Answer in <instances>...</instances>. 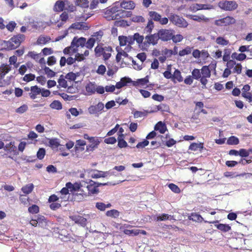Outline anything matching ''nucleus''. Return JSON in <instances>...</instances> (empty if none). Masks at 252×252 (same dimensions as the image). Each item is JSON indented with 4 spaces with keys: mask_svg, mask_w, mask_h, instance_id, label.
<instances>
[{
    "mask_svg": "<svg viewBox=\"0 0 252 252\" xmlns=\"http://www.w3.org/2000/svg\"><path fill=\"white\" fill-rule=\"evenodd\" d=\"M17 24L14 21H10L9 23L5 26L6 29L9 32H13Z\"/></svg>",
    "mask_w": 252,
    "mask_h": 252,
    "instance_id": "52",
    "label": "nucleus"
},
{
    "mask_svg": "<svg viewBox=\"0 0 252 252\" xmlns=\"http://www.w3.org/2000/svg\"><path fill=\"white\" fill-rule=\"evenodd\" d=\"M215 225L218 229L224 232H228L231 229V227L226 224L219 223Z\"/></svg>",
    "mask_w": 252,
    "mask_h": 252,
    "instance_id": "26",
    "label": "nucleus"
},
{
    "mask_svg": "<svg viewBox=\"0 0 252 252\" xmlns=\"http://www.w3.org/2000/svg\"><path fill=\"white\" fill-rule=\"evenodd\" d=\"M235 22V20L232 17L226 16L223 18L216 20L215 24L218 26H223L233 24Z\"/></svg>",
    "mask_w": 252,
    "mask_h": 252,
    "instance_id": "8",
    "label": "nucleus"
},
{
    "mask_svg": "<svg viewBox=\"0 0 252 252\" xmlns=\"http://www.w3.org/2000/svg\"><path fill=\"white\" fill-rule=\"evenodd\" d=\"M226 143L229 145H237L239 143V140L237 137L231 136L228 138Z\"/></svg>",
    "mask_w": 252,
    "mask_h": 252,
    "instance_id": "37",
    "label": "nucleus"
},
{
    "mask_svg": "<svg viewBox=\"0 0 252 252\" xmlns=\"http://www.w3.org/2000/svg\"><path fill=\"white\" fill-rule=\"evenodd\" d=\"M183 39V36L180 34H176L175 35H173V33L172 34V38L171 39L172 40L173 42L174 43H177L181 41Z\"/></svg>",
    "mask_w": 252,
    "mask_h": 252,
    "instance_id": "55",
    "label": "nucleus"
},
{
    "mask_svg": "<svg viewBox=\"0 0 252 252\" xmlns=\"http://www.w3.org/2000/svg\"><path fill=\"white\" fill-rule=\"evenodd\" d=\"M104 104L99 102L95 105H91L88 108V112L91 115H94L98 116L99 114L101 113V111L104 109Z\"/></svg>",
    "mask_w": 252,
    "mask_h": 252,
    "instance_id": "7",
    "label": "nucleus"
},
{
    "mask_svg": "<svg viewBox=\"0 0 252 252\" xmlns=\"http://www.w3.org/2000/svg\"><path fill=\"white\" fill-rule=\"evenodd\" d=\"M119 40L121 46H125L128 42V37L125 36H119Z\"/></svg>",
    "mask_w": 252,
    "mask_h": 252,
    "instance_id": "51",
    "label": "nucleus"
},
{
    "mask_svg": "<svg viewBox=\"0 0 252 252\" xmlns=\"http://www.w3.org/2000/svg\"><path fill=\"white\" fill-rule=\"evenodd\" d=\"M159 39L163 41H167L172 38L173 31L167 29H160L157 32Z\"/></svg>",
    "mask_w": 252,
    "mask_h": 252,
    "instance_id": "6",
    "label": "nucleus"
},
{
    "mask_svg": "<svg viewBox=\"0 0 252 252\" xmlns=\"http://www.w3.org/2000/svg\"><path fill=\"white\" fill-rule=\"evenodd\" d=\"M144 39V36L140 35L138 32L134 33L133 35V40H135L136 42L139 44H142L143 45Z\"/></svg>",
    "mask_w": 252,
    "mask_h": 252,
    "instance_id": "34",
    "label": "nucleus"
},
{
    "mask_svg": "<svg viewBox=\"0 0 252 252\" xmlns=\"http://www.w3.org/2000/svg\"><path fill=\"white\" fill-rule=\"evenodd\" d=\"M49 145L52 148H58L60 145L59 139L57 138L50 139L49 140Z\"/></svg>",
    "mask_w": 252,
    "mask_h": 252,
    "instance_id": "46",
    "label": "nucleus"
},
{
    "mask_svg": "<svg viewBox=\"0 0 252 252\" xmlns=\"http://www.w3.org/2000/svg\"><path fill=\"white\" fill-rule=\"evenodd\" d=\"M96 86L94 82H90L86 86V91L90 94H94L96 91Z\"/></svg>",
    "mask_w": 252,
    "mask_h": 252,
    "instance_id": "23",
    "label": "nucleus"
},
{
    "mask_svg": "<svg viewBox=\"0 0 252 252\" xmlns=\"http://www.w3.org/2000/svg\"><path fill=\"white\" fill-rule=\"evenodd\" d=\"M49 40L48 37L40 36L37 41L38 44H45Z\"/></svg>",
    "mask_w": 252,
    "mask_h": 252,
    "instance_id": "59",
    "label": "nucleus"
},
{
    "mask_svg": "<svg viewBox=\"0 0 252 252\" xmlns=\"http://www.w3.org/2000/svg\"><path fill=\"white\" fill-rule=\"evenodd\" d=\"M50 106L52 109L57 110H61L62 109V103L58 100L53 101L50 105Z\"/></svg>",
    "mask_w": 252,
    "mask_h": 252,
    "instance_id": "41",
    "label": "nucleus"
},
{
    "mask_svg": "<svg viewBox=\"0 0 252 252\" xmlns=\"http://www.w3.org/2000/svg\"><path fill=\"white\" fill-rule=\"evenodd\" d=\"M36 219V223L38 225L41 227L43 226L46 224V219L44 216H39L35 217Z\"/></svg>",
    "mask_w": 252,
    "mask_h": 252,
    "instance_id": "38",
    "label": "nucleus"
},
{
    "mask_svg": "<svg viewBox=\"0 0 252 252\" xmlns=\"http://www.w3.org/2000/svg\"><path fill=\"white\" fill-rule=\"evenodd\" d=\"M169 188L174 192L178 193L180 192V188L176 185L171 183L168 185Z\"/></svg>",
    "mask_w": 252,
    "mask_h": 252,
    "instance_id": "53",
    "label": "nucleus"
},
{
    "mask_svg": "<svg viewBox=\"0 0 252 252\" xmlns=\"http://www.w3.org/2000/svg\"><path fill=\"white\" fill-rule=\"evenodd\" d=\"M175 79L179 82H181L183 81V78L181 75V71L178 69H175L174 72L173 74L172 80Z\"/></svg>",
    "mask_w": 252,
    "mask_h": 252,
    "instance_id": "29",
    "label": "nucleus"
},
{
    "mask_svg": "<svg viewBox=\"0 0 252 252\" xmlns=\"http://www.w3.org/2000/svg\"><path fill=\"white\" fill-rule=\"evenodd\" d=\"M65 8V3L63 1L61 0H58L54 7V10L55 11L61 12L63 11Z\"/></svg>",
    "mask_w": 252,
    "mask_h": 252,
    "instance_id": "21",
    "label": "nucleus"
},
{
    "mask_svg": "<svg viewBox=\"0 0 252 252\" xmlns=\"http://www.w3.org/2000/svg\"><path fill=\"white\" fill-rule=\"evenodd\" d=\"M59 94L65 100H72L74 98V96L68 95L65 93Z\"/></svg>",
    "mask_w": 252,
    "mask_h": 252,
    "instance_id": "60",
    "label": "nucleus"
},
{
    "mask_svg": "<svg viewBox=\"0 0 252 252\" xmlns=\"http://www.w3.org/2000/svg\"><path fill=\"white\" fill-rule=\"evenodd\" d=\"M69 218L74 221L75 223L79 224L82 226L86 225L87 220L83 217L79 215H73L69 216Z\"/></svg>",
    "mask_w": 252,
    "mask_h": 252,
    "instance_id": "12",
    "label": "nucleus"
},
{
    "mask_svg": "<svg viewBox=\"0 0 252 252\" xmlns=\"http://www.w3.org/2000/svg\"><path fill=\"white\" fill-rule=\"evenodd\" d=\"M168 18L173 24L178 27L186 28L188 26V22L184 18L176 14L171 13Z\"/></svg>",
    "mask_w": 252,
    "mask_h": 252,
    "instance_id": "1",
    "label": "nucleus"
},
{
    "mask_svg": "<svg viewBox=\"0 0 252 252\" xmlns=\"http://www.w3.org/2000/svg\"><path fill=\"white\" fill-rule=\"evenodd\" d=\"M216 42L217 44L222 46L227 45L229 43L228 40H226L221 36H219L217 38Z\"/></svg>",
    "mask_w": 252,
    "mask_h": 252,
    "instance_id": "47",
    "label": "nucleus"
},
{
    "mask_svg": "<svg viewBox=\"0 0 252 252\" xmlns=\"http://www.w3.org/2000/svg\"><path fill=\"white\" fill-rule=\"evenodd\" d=\"M132 21L133 22L144 23L145 22V19L142 16H135L132 17Z\"/></svg>",
    "mask_w": 252,
    "mask_h": 252,
    "instance_id": "57",
    "label": "nucleus"
},
{
    "mask_svg": "<svg viewBox=\"0 0 252 252\" xmlns=\"http://www.w3.org/2000/svg\"><path fill=\"white\" fill-rule=\"evenodd\" d=\"M78 51V49L72 46V44L69 47H66L64 49L63 52L64 54H70L71 53H75Z\"/></svg>",
    "mask_w": 252,
    "mask_h": 252,
    "instance_id": "36",
    "label": "nucleus"
},
{
    "mask_svg": "<svg viewBox=\"0 0 252 252\" xmlns=\"http://www.w3.org/2000/svg\"><path fill=\"white\" fill-rule=\"evenodd\" d=\"M218 5L220 8L225 11H233L238 7V4L236 2L232 0L220 1Z\"/></svg>",
    "mask_w": 252,
    "mask_h": 252,
    "instance_id": "3",
    "label": "nucleus"
},
{
    "mask_svg": "<svg viewBox=\"0 0 252 252\" xmlns=\"http://www.w3.org/2000/svg\"><path fill=\"white\" fill-rule=\"evenodd\" d=\"M231 57L233 59H236L239 61H242L246 59L247 56L246 54L242 52L240 54L234 52L232 54Z\"/></svg>",
    "mask_w": 252,
    "mask_h": 252,
    "instance_id": "28",
    "label": "nucleus"
},
{
    "mask_svg": "<svg viewBox=\"0 0 252 252\" xmlns=\"http://www.w3.org/2000/svg\"><path fill=\"white\" fill-rule=\"evenodd\" d=\"M154 129L155 130H158L160 133L163 134L167 130V127L165 124L161 121H159L155 125Z\"/></svg>",
    "mask_w": 252,
    "mask_h": 252,
    "instance_id": "19",
    "label": "nucleus"
},
{
    "mask_svg": "<svg viewBox=\"0 0 252 252\" xmlns=\"http://www.w3.org/2000/svg\"><path fill=\"white\" fill-rule=\"evenodd\" d=\"M35 78V76L34 74L30 73L25 75L23 77V80L26 82H30L32 80H34Z\"/></svg>",
    "mask_w": 252,
    "mask_h": 252,
    "instance_id": "56",
    "label": "nucleus"
},
{
    "mask_svg": "<svg viewBox=\"0 0 252 252\" xmlns=\"http://www.w3.org/2000/svg\"><path fill=\"white\" fill-rule=\"evenodd\" d=\"M242 66L240 63H237L235 66L233 67V72L240 74L242 72Z\"/></svg>",
    "mask_w": 252,
    "mask_h": 252,
    "instance_id": "64",
    "label": "nucleus"
},
{
    "mask_svg": "<svg viewBox=\"0 0 252 252\" xmlns=\"http://www.w3.org/2000/svg\"><path fill=\"white\" fill-rule=\"evenodd\" d=\"M158 40L159 36L157 33L149 34L145 37L143 46L147 47H149L150 45H156L158 44Z\"/></svg>",
    "mask_w": 252,
    "mask_h": 252,
    "instance_id": "5",
    "label": "nucleus"
},
{
    "mask_svg": "<svg viewBox=\"0 0 252 252\" xmlns=\"http://www.w3.org/2000/svg\"><path fill=\"white\" fill-rule=\"evenodd\" d=\"M3 149L6 152L12 153L15 151L16 147L15 146L14 142H10L6 145H4Z\"/></svg>",
    "mask_w": 252,
    "mask_h": 252,
    "instance_id": "32",
    "label": "nucleus"
},
{
    "mask_svg": "<svg viewBox=\"0 0 252 252\" xmlns=\"http://www.w3.org/2000/svg\"><path fill=\"white\" fill-rule=\"evenodd\" d=\"M154 220L157 221H165L166 220H176L174 217L167 214L158 215L154 217Z\"/></svg>",
    "mask_w": 252,
    "mask_h": 252,
    "instance_id": "13",
    "label": "nucleus"
},
{
    "mask_svg": "<svg viewBox=\"0 0 252 252\" xmlns=\"http://www.w3.org/2000/svg\"><path fill=\"white\" fill-rule=\"evenodd\" d=\"M79 73H74L73 72H70L66 75L65 78L70 81H75Z\"/></svg>",
    "mask_w": 252,
    "mask_h": 252,
    "instance_id": "48",
    "label": "nucleus"
},
{
    "mask_svg": "<svg viewBox=\"0 0 252 252\" xmlns=\"http://www.w3.org/2000/svg\"><path fill=\"white\" fill-rule=\"evenodd\" d=\"M58 83L60 86L66 88L67 87V81L64 79L63 75H61L58 79Z\"/></svg>",
    "mask_w": 252,
    "mask_h": 252,
    "instance_id": "49",
    "label": "nucleus"
},
{
    "mask_svg": "<svg viewBox=\"0 0 252 252\" xmlns=\"http://www.w3.org/2000/svg\"><path fill=\"white\" fill-rule=\"evenodd\" d=\"M89 185H87L86 188L87 194H95L99 192L98 187L100 186H105L107 185V183H99L95 182L92 180L89 179Z\"/></svg>",
    "mask_w": 252,
    "mask_h": 252,
    "instance_id": "2",
    "label": "nucleus"
},
{
    "mask_svg": "<svg viewBox=\"0 0 252 252\" xmlns=\"http://www.w3.org/2000/svg\"><path fill=\"white\" fill-rule=\"evenodd\" d=\"M28 56L33 59L36 61H37L39 58V54H36L34 51H31L28 53Z\"/></svg>",
    "mask_w": 252,
    "mask_h": 252,
    "instance_id": "61",
    "label": "nucleus"
},
{
    "mask_svg": "<svg viewBox=\"0 0 252 252\" xmlns=\"http://www.w3.org/2000/svg\"><path fill=\"white\" fill-rule=\"evenodd\" d=\"M71 43L72 44V46L76 48V49H78V47L79 46L83 47L86 44V38L83 37L79 38L74 37Z\"/></svg>",
    "mask_w": 252,
    "mask_h": 252,
    "instance_id": "10",
    "label": "nucleus"
},
{
    "mask_svg": "<svg viewBox=\"0 0 252 252\" xmlns=\"http://www.w3.org/2000/svg\"><path fill=\"white\" fill-rule=\"evenodd\" d=\"M43 70L47 77L49 78L53 77L56 75V72L51 70L49 67L45 66L43 68Z\"/></svg>",
    "mask_w": 252,
    "mask_h": 252,
    "instance_id": "45",
    "label": "nucleus"
},
{
    "mask_svg": "<svg viewBox=\"0 0 252 252\" xmlns=\"http://www.w3.org/2000/svg\"><path fill=\"white\" fill-rule=\"evenodd\" d=\"M210 66L204 65L203 66L201 69V73L203 77H206L210 78L211 76V70L209 69Z\"/></svg>",
    "mask_w": 252,
    "mask_h": 252,
    "instance_id": "25",
    "label": "nucleus"
},
{
    "mask_svg": "<svg viewBox=\"0 0 252 252\" xmlns=\"http://www.w3.org/2000/svg\"><path fill=\"white\" fill-rule=\"evenodd\" d=\"M190 8L194 12L202 9H211V6L208 4H202L196 3L192 5Z\"/></svg>",
    "mask_w": 252,
    "mask_h": 252,
    "instance_id": "18",
    "label": "nucleus"
},
{
    "mask_svg": "<svg viewBox=\"0 0 252 252\" xmlns=\"http://www.w3.org/2000/svg\"><path fill=\"white\" fill-rule=\"evenodd\" d=\"M69 188H68L67 187L65 186V187L63 188L60 191V193L61 195L60 196V198L62 200H63L64 201H66L68 199V198L65 197V195L69 194ZM62 201H61L62 202Z\"/></svg>",
    "mask_w": 252,
    "mask_h": 252,
    "instance_id": "31",
    "label": "nucleus"
},
{
    "mask_svg": "<svg viewBox=\"0 0 252 252\" xmlns=\"http://www.w3.org/2000/svg\"><path fill=\"white\" fill-rule=\"evenodd\" d=\"M89 29L86 23L83 22H76L72 24L67 29L68 32L71 29L87 31Z\"/></svg>",
    "mask_w": 252,
    "mask_h": 252,
    "instance_id": "11",
    "label": "nucleus"
},
{
    "mask_svg": "<svg viewBox=\"0 0 252 252\" xmlns=\"http://www.w3.org/2000/svg\"><path fill=\"white\" fill-rule=\"evenodd\" d=\"M11 44L9 40H1L0 41V50H11L10 47Z\"/></svg>",
    "mask_w": 252,
    "mask_h": 252,
    "instance_id": "24",
    "label": "nucleus"
},
{
    "mask_svg": "<svg viewBox=\"0 0 252 252\" xmlns=\"http://www.w3.org/2000/svg\"><path fill=\"white\" fill-rule=\"evenodd\" d=\"M33 187V185L32 184H29L23 187L21 190L24 193L28 194L32 191Z\"/></svg>",
    "mask_w": 252,
    "mask_h": 252,
    "instance_id": "33",
    "label": "nucleus"
},
{
    "mask_svg": "<svg viewBox=\"0 0 252 252\" xmlns=\"http://www.w3.org/2000/svg\"><path fill=\"white\" fill-rule=\"evenodd\" d=\"M148 15L150 17V19L148 20H152V21H154L156 22H159L161 15L158 13L156 11H150L148 13Z\"/></svg>",
    "mask_w": 252,
    "mask_h": 252,
    "instance_id": "20",
    "label": "nucleus"
},
{
    "mask_svg": "<svg viewBox=\"0 0 252 252\" xmlns=\"http://www.w3.org/2000/svg\"><path fill=\"white\" fill-rule=\"evenodd\" d=\"M192 77L193 79L199 80L201 77V71L199 69L194 68L191 72Z\"/></svg>",
    "mask_w": 252,
    "mask_h": 252,
    "instance_id": "44",
    "label": "nucleus"
},
{
    "mask_svg": "<svg viewBox=\"0 0 252 252\" xmlns=\"http://www.w3.org/2000/svg\"><path fill=\"white\" fill-rule=\"evenodd\" d=\"M154 28V23L152 20H148L147 26L145 28V31L147 33L150 34Z\"/></svg>",
    "mask_w": 252,
    "mask_h": 252,
    "instance_id": "42",
    "label": "nucleus"
},
{
    "mask_svg": "<svg viewBox=\"0 0 252 252\" xmlns=\"http://www.w3.org/2000/svg\"><path fill=\"white\" fill-rule=\"evenodd\" d=\"M106 215L108 217L117 218L120 215V212L115 209L111 210L106 212Z\"/></svg>",
    "mask_w": 252,
    "mask_h": 252,
    "instance_id": "35",
    "label": "nucleus"
},
{
    "mask_svg": "<svg viewBox=\"0 0 252 252\" xmlns=\"http://www.w3.org/2000/svg\"><path fill=\"white\" fill-rule=\"evenodd\" d=\"M132 82V81L130 78L125 77L122 78L120 81L117 82L115 86L116 88L119 89L126 86L127 84L131 83Z\"/></svg>",
    "mask_w": 252,
    "mask_h": 252,
    "instance_id": "14",
    "label": "nucleus"
},
{
    "mask_svg": "<svg viewBox=\"0 0 252 252\" xmlns=\"http://www.w3.org/2000/svg\"><path fill=\"white\" fill-rule=\"evenodd\" d=\"M120 6L125 9L132 10L135 8V4L132 0H124L121 3Z\"/></svg>",
    "mask_w": 252,
    "mask_h": 252,
    "instance_id": "15",
    "label": "nucleus"
},
{
    "mask_svg": "<svg viewBox=\"0 0 252 252\" xmlns=\"http://www.w3.org/2000/svg\"><path fill=\"white\" fill-rule=\"evenodd\" d=\"M112 51V48L110 46L102 47L99 46H97L94 49V52L96 57H100L102 55L104 51Z\"/></svg>",
    "mask_w": 252,
    "mask_h": 252,
    "instance_id": "16",
    "label": "nucleus"
},
{
    "mask_svg": "<svg viewBox=\"0 0 252 252\" xmlns=\"http://www.w3.org/2000/svg\"><path fill=\"white\" fill-rule=\"evenodd\" d=\"M189 219L196 222H202L203 220V218L201 216L196 213H192L191 215L189 217Z\"/></svg>",
    "mask_w": 252,
    "mask_h": 252,
    "instance_id": "27",
    "label": "nucleus"
},
{
    "mask_svg": "<svg viewBox=\"0 0 252 252\" xmlns=\"http://www.w3.org/2000/svg\"><path fill=\"white\" fill-rule=\"evenodd\" d=\"M192 47L189 46L186 47L185 49L181 50L179 52V55L181 57L189 55L191 53Z\"/></svg>",
    "mask_w": 252,
    "mask_h": 252,
    "instance_id": "40",
    "label": "nucleus"
},
{
    "mask_svg": "<svg viewBox=\"0 0 252 252\" xmlns=\"http://www.w3.org/2000/svg\"><path fill=\"white\" fill-rule=\"evenodd\" d=\"M79 184L82 185V186H80L81 193H79V195L81 196L80 199H81L83 197L82 194H84L87 195V191L86 190V188L87 187V185H89V179L86 180V181L82 180L79 182Z\"/></svg>",
    "mask_w": 252,
    "mask_h": 252,
    "instance_id": "17",
    "label": "nucleus"
},
{
    "mask_svg": "<svg viewBox=\"0 0 252 252\" xmlns=\"http://www.w3.org/2000/svg\"><path fill=\"white\" fill-rule=\"evenodd\" d=\"M25 39V36L22 34H18L12 36L9 40L10 42L11 50H14L18 48Z\"/></svg>",
    "mask_w": 252,
    "mask_h": 252,
    "instance_id": "4",
    "label": "nucleus"
},
{
    "mask_svg": "<svg viewBox=\"0 0 252 252\" xmlns=\"http://www.w3.org/2000/svg\"><path fill=\"white\" fill-rule=\"evenodd\" d=\"M45 150L44 148H39L38 150L36 156L39 159H42L45 155Z\"/></svg>",
    "mask_w": 252,
    "mask_h": 252,
    "instance_id": "50",
    "label": "nucleus"
},
{
    "mask_svg": "<svg viewBox=\"0 0 252 252\" xmlns=\"http://www.w3.org/2000/svg\"><path fill=\"white\" fill-rule=\"evenodd\" d=\"M28 211L30 213L36 214L38 213L39 209L38 206L36 205H32L28 208Z\"/></svg>",
    "mask_w": 252,
    "mask_h": 252,
    "instance_id": "54",
    "label": "nucleus"
},
{
    "mask_svg": "<svg viewBox=\"0 0 252 252\" xmlns=\"http://www.w3.org/2000/svg\"><path fill=\"white\" fill-rule=\"evenodd\" d=\"M95 42V39L94 38L91 37L88 39L87 41H86L85 46L89 49H91L94 46Z\"/></svg>",
    "mask_w": 252,
    "mask_h": 252,
    "instance_id": "43",
    "label": "nucleus"
},
{
    "mask_svg": "<svg viewBox=\"0 0 252 252\" xmlns=\"http://www.w3.org/2000/svg\"><path fill=\"white\" fill-rule=\"evenodd\" d=\"M171 65H168L166 70L163 73L164 77L166 79H171L172 80L173 74L171 73Z\"/></svg>",
    "mask_w": 252,
    "mask_h": 252,
    "instance_id": "39",
    "label": "nucleus"
},
{
    "mask_svg": "<svg viewBox=\"0 0 252 252\" xmlns=\"http://www.w3.org/2000/svg\"><path fill=\"white\" fill-rule=\"evenodd\" d=\"M28 106L26 104H24L18 108L16 109V112L18 113L22 114L26 112L28 110Z\"/></svg>",
    "mask_w": 252,
    "mask_h": 252,
    "instance_id": "62",
    "label": "nucleus"
},
{
    "mask_svg": "<svg viewBox=\"0 0 252 252\" xmlns=\"http://www.w3.org/2000/svg\"><path fill=\"white\" fill-rule=\"evenodd\" d=\"M11 67L10 66L7 64H2L0 66V74H3V76L8 73L11 70Z\"/></svg>",
    "mask_w": 252,
    "mask_h": 252,
    "instance_id": "30",
    "label": "nucleus"
},
{
    "mask_svg": "<svg viewBox=\"0 0 252 252\" xmlns=\"http://www.w3.org/2000/svg\"><path fill=\"white\" fill-rule=\"evenodd\" d=\"M31 91L32 93L35 94H39L41 93V89L38 88L37 86H32L31 88Z\"/></svg>",
    "mask_w": 252,
    "mask_h": 252,
    "instance_id": "63",
    "label": "nucleus"
},
{
    "mask_svg": "<svg viewBox=\"0 0 252 252\" xmlns=\"http://www.w3.org/2000/svg\"><path fill=\"white\" fill-rule=\"evenodd\" d=\"M82 186V185L79 184V183L76 182L74 184H72L71 182H68L66 184V186L69 188V190L71 192H72L73 195L74 196H80L79 193H76L75 194L74 193V192H80V186Z\"/></svg>",
    "mask_w": 252,
    "mask_h": 252,
    "instance_id": "9",
    "label": "nucleus"
},
{
    "mask_svg": "<svg viewBox=\"0 0 252 252\" xmlns=\"http://www.w3.org/2000/svg\"><path fill=\"white\" fill-rule=\"evenodd\" d=\"M149 144V142L147 139H144L142 142H139L136 147L138 149L143 148L148 146Z\"/></svg>",
    "mask_w": 252,
    "mask_h": 252,
    "instance_id": "58",
    "label": "nucleus"
},
{
    "mask_svg": "<svg viewBox=\"0 0 252 252\" xmlns=\"http://www.w3.org/2000/svg\"><path fill=\"white\" fill-rule=\"evenodd\" d=\"M117 13L115 15V19H117V17L120 18L129 17L131 13L130 11H126L124 10H119L117 11Z\"/></svg>",
    "mask_w": 252,
    "mask_h": 252,
    "instance_id": "22",
    "label": "nucleus"
}]
</instances>
